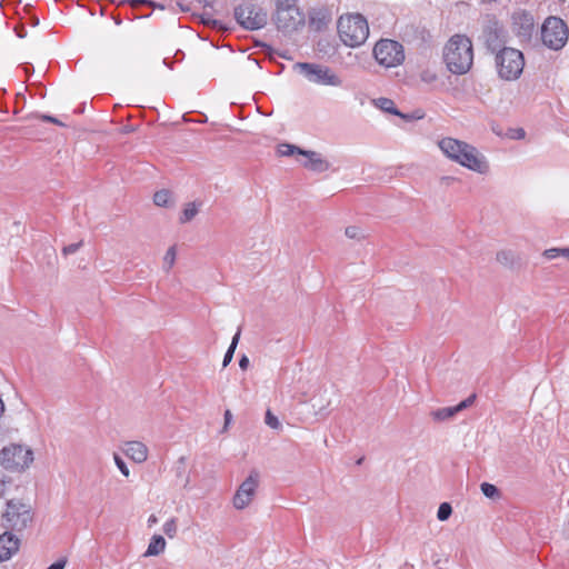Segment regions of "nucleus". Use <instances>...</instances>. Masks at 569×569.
I'll list each match as a JSON object with an SVG mask.
<instances>
[{"label": "nucleus", "mask_w": 569, "mask_h": 569, "mask_svg": "<svg viewBox=\"0 0 569 569\" xmlns=\"http://www.w3.org/2000/svg\"><path fill=\"white\" fill-rule=\"evenodd\" d=\"M443 59L450 72L455 74L467 73L473 62L471 40L460 34L451 37L445 47Z\"/></svg>", "instance_id": "obj_1"}, {"label": "nucleus", "mask_w": 569, "mask_h": 569, "mask_svg": "<svg viewBox=\"0 0 569 569\" xmlns=\"http://www.w3.org/2000/svg\"><path fill=\"white\" fill-rule=\"evenodd\" d=\"M32 521L33 511L29 503L20 499H11L6 502L0 523L7 531L21 532L30 527Z\"/></svg>", "instance_id": "obj_2"}, {"label": "nucleus", "mask_w": 569, "mask_h": 569, "mask_svg": "<svg viewBox=\"0 0 569 569\" xmlns=\"http://www.w3.org/2000/svg\"><path fill=\"white\" fill-rule=\"evenodd\" d=\"M338 33L346 46L355 48L361 46L367 40L369 26L361 14H347L338 20Z\"/></svg>", "instance_id": "obj_3"}, {"label": "nucleus", "mask_w": 569, "mask_h": 569, "mask_svg": "<svg viewBox=\"0 0 569 569\" xmlns=\"http://www.w3.org/2000/svg\"><path fill=\"white\" fill-rule=\"evenodd\" d=\"M495 67L500 79L517 80L523 71V54L520 50L508 47L495 56Z\"/></svg>", "instance_id": "obj_4"}, {"label": "nucleus", "mask_w": 569, "mask_h": 569, "mask_svg": "<svg viewBox=\"0 0 569 569\" xmlns=\"http://www.w3.org/2000/svg\"><path fill=\"white\" fill-rule=\"evenodd\" d=\"M295 69L309 82L315 84L330 87H340L342 84L341 78L326 66L310 62H298L295 64Z\"/></svg>", "instance_id": "obj_5"}, {"label": "nucleus", "mask_w": 569, "mask_h": 569, "mask_svg": "<svg viewBox=\"0 0 569 569\" xmlns=\"http://www.w3.org/2000/svg\"><path fill=\"white\" fill-rule=\"evenodd\" d=\"M33 461V452L22 445H10L1 450V465L10 471H23Z\"/></svg>", "instance_id": "obj_6"}, {"label": "nucleus", "mask_w": 569, "mask_h": 569, "mask_svg": "<svg viewBox=\"0 0 569 569\" xmlns=\"http://www.w3.org/2000/svg\"><path fill=\"white\" fill-rule=\"evenodd\" d=\"M234 19L246 30H259L268 23V12L256 4L243 3L234 8Z\"/></svg>", "instance_id": "obj_7"}, {"label": "nucleus", "mask_w": 569, "mask_h": 569, "mask_svg": "<svg viewBox=\"0 0 569 569\" xmlns=\"http://www.w3.org/2000/svg\"><path fill=\"white\" fill-rule=\"evenodd\" d=\"M373 56L377 62L386 68L397 67L405 60L402 44L390 39L378 41L373 48Z\"/></svg>", "instance_id": "obj_8"}, {"label": "nucleus", "mask_w": 569, "mask_h": 569, "mask_svg": "<svg viewBox=\"0 0 569 569\" xmlns=\"http://www.w3.org/2000/svg\"><path fill=\"white\" fill-rule=\"evenodd\" d=\"M569 30L565 22L557 17H549L541 27V39L545 46L558 50L568 40Z\"/></svg>", "instance_id": "obj_9"}, {"label": "nucleus", "mask_w": 569, "mask_h": 569, "mask_svg": "<svg viewBox=\"0 0 569 569\" xmlns=\"http://www.w3.org/2000/svg\"><path fill=\"white\" fill-rule=\"evenodd\" d=\"M481 38L486 49L495 56L508 48L506 46L508 32L498 21H489L483 28Z\"/></svg>", "instance_id": "obj_10"}, {"label": "nucleus", "mask_w": 569, "mask_h": 569, "mask_svg": "<svg viewBox=\"0 0 569 569\" xmlns=\"http://www.w3.org/2000/svg\"><path fill=\"white\" fill-rule=\"evenodd\" d=\"M259 478V471L253 469L250 471L248 478L239 486L233 496V507L236 509L242 510L250 505L258 488Z\"/></svg>", "instance_id": "obj_11"}, {"label": "nucleus", "mask_w": 569, "mask_h": 569, "mask_svg": "<svg viewBox=\"0 0 569 569\" xmlns=\"http://www.w3.org/2000/svg\"><path fill=\"white\" fill-rule=\"evenodd\" d=\"M273 22L282 32L296 31L305 24V16L299 8L274 10Z\"/></svg>", "instance_id": "obj_12"}, {"label": "nucleus", "mask_w": 569, "mask_h": 569, "mask_svg": "<svg viewBox=\"0 0 569 569\" xmlns=\"http://www.w3.org/2000/svg\"><path fill=\"white\" fill-rule=\"evenodd\" d=\"M463 148L465 150L458 157L456 162L471 171L481 174L487 173L489 171V163L486 157L469 143L468 146H463Z\"/></svg>", "instance_id": "obj_13"}, {"label": "nucleus", "mask_w": 569, "mask_h": 569, "mask_svg": "<svg viewBox=\"0 0 569 569\" xmlns=\"http://www.w3.org/2000/svg\"><path fill=\"white\" fill-rule=\"evenodd\" d=\"M512 29L519 38L529 40L535 29L532 14L525 10L516 11L512 14Z\"/></svg>", "instance_id": "obj_14"}, {"label": "nucleus", "mask_w": 569, "mask_h": 569, "mask_svg": "<svg viewBox=\"0 0 569 569\" xmlns=\"http://www.w3.org/2000/svg\"><path fill=\"white\" fill-rule=\"evenodd\" d=\"M302 157H305L306 160L301 162V164L312 172L322 173L331 168V163L320 152L303 150Z\"/></svg>", "instance_id": "obj_15"}, {"label": "nucleus", "mask_w": 569, "mask_h": 569, "mask_svg": "<svg viewBox=\"0 0 569 569\" xmlns=\"http://www.w3.org/2000/svg\"><path fill=\"white\" fill-rule=\"evenodd\" d=\"M476 400V395L469 396L467 399L460 401L452 407L439 408L431 412V416L437 421H446L452 419L457 413L470 407Z\"/></svg>", "instance_id": "obj_16"}, {"label": "nucleus", "mask_w": 569, "mask_h": 569, "mask_svg": "<svg viewBox=\"0 0 569 569\" xmlns=\"http://www.w3.org/2000/svg\"><path fill=\"white\" fill-rule=\"evenodd\" d=\"M20 540L10 531L0 535V562L9 560L18 552Z\"/></svg>", "instance_id": "obj_17"}, {"label": "nucleus", "mask_w": 569, "mask_h": 569, "mask_svg": "<svg viewBox=\"0 0 569 569\" xmlns=\"http://www.w3.org/2000/svg\"><path fill=\"white\" fill-rule=\"evenodd\" d=\"M440 150L445 153L447 158L455 161L465 150L463 146H468L467 142L460 141L453 138H443L438 142Z\"/></svg>", "instance_id": "obj_18"}, {"label": "nucleus", "mask_w": 569, "mask_h": 569, "mask_svg": "<svg viewBox=\"0 0 569 569\" xmlns=\"http://www.w3.org/2000/svg\"><path fill=\"white\" fill-rule=\"evenodd\" d=\"M124 455L137 463H142L148 458V448L140 441H127L123 447Z\"/></svg>", "instance_id": "obj_19"}, {"label": "nucleus", "mask_w": 569, "mask_h": 569, "mask_svg": "<svg viewBox=\"0 0 569 569\" xmlns=\"http://www.w3.org/2000/svg\"><path fill=\"white\" fill-rule=\"evenodd\" d=\"M373 104L379 108L380 110L385 111V112H388V113H391V114H396L398 117H401L406 120H412V119H421L422 118V114H413V116H409V114H405L402 112H400L396 106H395V102L391 100V99H388V98H379V99H375L373 100Z\"/></svg>", "instance_id": "obj_20"}, {"label": "nucleus", "mask_w": 569, "mask_h": 569, "mask_svg": "<svg viewBox=\"0 0 569 569\" xmlns=\"http://www.w3.org/2000/svg\"><path fill=\"white\" fill-rule=\"evenodd\" d=\"M166 540L160 535H154L148 546L147 551L144 552V557L158 556L166 549Z\"/></svg>", "instance_id": "obj_21"}, {"label": "nucleus", "mask_w": 569, "mask_h": 569, "mask_svg": "<svg viewBox=\"0 0 569 569\" xmlns=\"http://www.w3.org/2000/svg\"><path fill=\"white\" fill-rule=\"evenodd\" d=\"M497 261L507 268H512L517 262V254L511 250H501L497 253Z\"/></svg>", "instance_id": "obj_22"}, {"label": "nucleus", "mask_w": 569, "mask_h": 569, "mask_svg": "<svg viewBox=\"0 0 569 569\" xmlns=\"http://www.w3.org/2000/svg\"><path fill=\"white\" fill-rule=\"evenodd\" d=\"M305 149L299 148L298 146L291 143H280L278 146V154L281 157H290L295 154L302 156Z\"/></svg>", "instance_id": "obj_23"}, {"label": "nucleus", "mask_w": 569, "mask_h": 569, "mask_svg": "<svg viewBox=\"0 0 569 569\" xmlns=\"http://www.w3.org/2000/svg\"><path fill=\"white\" fill-rule=\"evenodd\" d=\"M199 209L196 202H190L186 206V208L182 211V214L180 217V222L186 223L191 221L196 214L198 213Z\"/></svg>", "instance_id": "obj_24"}, {"label": "nucleus", "mask_w": 569, "mask_h": 569, "mask_svg": "<svg viewBox=\"0 0 569 569\" xmlns=\"http://www.w3.org/2000/svg\"><path fill=\"white\" fill-rule=\"evenodd\" d=\"M176 256H177L176 247L172 246L167 250V252L163 257V270L166 272H169L170 269L173 267V264L176 262Z\"/></svg>", "instance_id": "obj_25"}, {"label": "nucleus", "mask_w": 569, "mask_h": 569, "mask_svg": "<svg viewBox=\"0 0 569 569\" xmlns=\"http://www.w3.org/2000/svg\"><path fill=\"white\" fill-rule=\"evenodd\" d=\"M170 198H171V193L168 190L162 189L154 193L153 202L158 207H166L169 203Z\"/></svg>", "instance_id": "obj_26"}, {"label": "nucleus", "mask_w": 569, "mask_h": 569, "mask_svg": "<svg viewBox=\"0 0 569 569\" xmlns=\"http://www.w3.org/2000/svg\"><path fill=\"white\" fill-rule=\"evenodd\" d=\"M480 489L483 496H486L487 498L496 499L499 497V490L495 485H491L489 482H482Z\"/></svg>", "instance_id": "obj_27"}, {"label": "nucleus", "mask_w": 569, "mask_h": 569, "mask_svg": "<svg viewBox=\"0 0 569 569\" xmlns=\"http://www.w3.org/2000/svg\"><path fill=\"white\" fill-rule=\"evenodd\" d=\"M452 513V507L450 503L448 502H442L439 508H438V511H437V518L440 520V521H446L449 519V517L451 516Z\"/></svg>", "instance_id": "obj_28"}, {"label": "nucleus", "mask_w": 569, "mask_h": 569, "mask_svg": "<svg viewBox=\"0 0 569 569\" xmlns=\"http://www.w3.org/2000/svg\"><path fill=\"white\" fill-rule=\"evenodd\" d=\"M264 422L268 427L274 430L281 429V423L279 419L271 412V410H267Z\"/></svg>", "instance_id": "obj_29"}, {"label": "nucleus", "mask_w": 569, "mask_h": 569, "mask_svg": "<svg viewBox=\"0 0 569 569\" xmlns=\"http://www.w3.org/2000/svg\"><path fill=\"white\" fill-rule=\"evenodd\" d=\"M163 532L169 537L173 538L177 533V523L173 518L169 519L163 525Z\"/></svg>", "instance_id": "obj_30"}, {"label": "nucleus", "mask_w": 569, "mask_h": 569, "mask_svg": "<svg viewBox=\"0 0 569 569\" xmlns=\"http://www.w3.org/2000/svg\"><path fill=\"white\" fill-rule=\"evenodd\" d=\"M298 0H274L276 10L299 8Z\"/></svg>", "instance_id": "obj_31"}, {"label": "nucleus", "mask_w": 569, "mask_h": 569, "mask_svg": "<svg viewBox=\"0 0 569 569\" xmlns=\"http://www.w3.org/2000/svg\"><path fill=\"white\" fill-rule=\"evenodd\" d=\"M113 459H114V463L118 467V469L120 470V472L124 477H129L130 471H129L124 460L120 456H118L117 453L113 455Z\"/></svg>", "instance_id": "obj_32"}, {"label": "nucleus", "mask_w": 569, "mask_h": 569, "mask_svg": "<svg viewBox=\"0 0 569 569\" xmlns=\"http://www.w3.org/2000/svg\"><path fill=\"white\" fill-rule=\"evenodd\" d=\"M345 233L350 239H360L363 237L361 229L356 226L347 227Z\"/></svg>", "instance_id": "obj_33"}, {"label": "nucleus", "mask_w": 569, "mask_h": 569, "mask_svg": "<svg viewBox=\"0 0 569 569\" xmlns=\"http://www.w3.org/2000/svg\"><path fill=\"white\" fill-rule=\"evenodd\" d=\"M508 137L515 140H521L526 137V131L522 128L510 129Z\"/></svg>", "instance_id": "obj_34"}, {"label": "nucleus", "mask_w": 569, "mask_h": 569, "mask_svg": "<svg viewBox=\"0 0 569 569\" xmlns=\"http://www.w3.org/2000/svg\"><path fill=\"white\" fill-rule=\"evenodd\" d=\"M543 256L547 259H555L557 257H562V248H550L543 251Z\"/></svg>", "instance_id": "obj_35"}, {"label": "nucleus", "mask_w": 569, "mask_h": 569, "mask_svg": "<svg viewBox=\"0 0 569 569\" xmlns=\"http://www.w3.org/2000/svg\"><path fill=\"white\" fill-rule=\"evenodd\" d=\"M82 243H83L82 241H79L77 243H71V244L66 246L62 249L63 254L68 256V254L76 253L81 248Z\"/></svg>", "instance_id": "obj_36"}, {"label": "nucleus", "mask_w": 569, "mask_h": 569, "mask_svg": "<svg viewBox=\"0 0 569 569\" xmlns=\"http://www.w3.org/2000/svg\"><path fill=\"white\" fill-rule=\"evenodd\" d=\"M240 333H241V330L238 329V331L233 336L232 341H231V343H230V346H229V348L227 350V352L230 353L231 356H233V353L236 351V348H237L239 339H240Z\"/></svg>", "instance_id": "obj_37"}, {"label": "nucleus", "mask_w": 569, "mask_h": 569, "mask_svg": "<svg viewBox=\"0 0 569 569\" xmlns=\"http://www.w3.org/2000/svg\"><path fill=\"white\" fill-rule=\"evenodd\" d=\"M40 118H41L43 121L51 122V123H54V124H57V126H63V123H62L59 119H57V118H54V117H52V116L42 114V116H40Z\"/></svg>", "instance_id": "obj_38"}, {"label": "nucleus", "mask_w": 569, "mask_h": 569, "mask_svg": "<svg viewBox=\"0 0 569 569\" xmlns=\"http://www.w3.org/2000/svg\"><path fill=\"white\" fill-rule=\"evenodd\" d=\"M250 365V360L249 358L243 355L240 360H239V367L242 369V370H246Z\"/></svg>", "instance_id": "obj_39"}, {"label": "nucleus", "mask_w": 569, "mask_h": 569, "mask_svg": "<svg viewBox=\"0 0 569 569\" xmlns=\"http://www.w3.org/2000/svg\"><path fill=\"white\" fill-rule=\"evenodd\" d=\"M232 358H233V356H231L230 353L226 352L224 357H223L222 366L227 367L231 362Z\"/></svg>", "instance_id": "obj_40"}, {"label": "nucleus", "mask_w": 569, "mask_h": 569, "mask_svg": "<svg viewBox=\"0 0 569 569\" xmlns=\"http://www.w3.org/2000/svg\"><path fill=\"white\" fill-rule=\"evenodd\" d=\"M137 2H139L141 4L151 6V7H157L156 3L151 0H137ZM158 7L163 9V6H158Z\"/></svg>", "instance_id": "obj_41"}, {"label": "nucleus", "mask_w": 569, "mask_h": 569, "mask_svg": "<svg viewBox=\"0 0 569 569\" xmlns=\"http://www.w3.org/2000/svg\"><path fill=\"white\" fill-rule=\"evenodd\" d=\"M232 415L230 410H226L224 412V427H227L231 421Z\"/></svg>", "instance_id": "obj_42"}, {"label": "nucleus", "mask_w": 569, "mask_h": 569, "mask_svg": "<svg viewBox=\"0 0 569 569\" xmlns=\"http://www.w3.org/2000/svg\"><path fill=\"white\" fill-rule=\"evenodd\" d=\"M16 32H17L18 37H20V38L24 37L23 28H16Z\"/></svg>", "instance_id": "obj_43"}, {"label": "nucleus", "mask_w": 569, "mask_h": 569, "mask_svg": "<svg viewBox=\"0 0 569 569\" xmlns=\"http://www.w3.org/2000/svg\"><path fill=\"white\" fill-rule=\"evenodd\" d=\"M4 489H6V483L3 480H0V496L3 495Z\"/></svg>", "instance_id": "obj_44"}, {"label": "nucleus", "mask_w": 569, "mask_h": 569, "mask_svg": "<svg viewBox=\"0 0 569 569\" xmlns=\"http://www.w3.org/2000/svg\"><path fill=\"white\" fill-rule=\"evenodd\" d=\"M562 257L569 259V248H562Z\"/></svg>", "instance_id": "obj_45"}, {"label": "nucleus", "mask_w": 569, "mask_h": 569, "mask_svg": "<svg viewBox=\"0 0 569 569\" xmlns=\"http://www.w3.org/2000/svg\"><path fill=\"white\" fill-rule=\"evenodd\" d=\"M4 412V403L2 401V399L0 398V417L3 415Z\"/></svg>", "instance_id": "obj_46"}, {"label": "nucleus", "mask_w": 569, "mask_h": 569, "mask_svg": "<svg viewBox=\"0 0 569 569\" xmlns=\"http://www.w3.org/2000/svg\"><path fill=\"white\" fill-rule=\"evenodd\" d=\"M452 180H453V178H451V177H443V178L441 179V181H442V182H445V183H447V184H448L450 181H452Z\"/></svg>", "instance_id": "obj_47"}, {"label": "nucleus", "mask_w": 569, "mask_h": 569, "mask_svg": "<svg viewBox=\"0 0 569 569\" xmlns=\"http://www.w3.org/2000/svg\"><path fill=\"white\" fill-rule=\"evenodd\" d=\"M422 79H423L425 81H431V80H433V79H435V76H427V74H426V76H423V77H422Z\"/></svg>", "instance_id": "obj_48"}, {"label": "nucleus", "mask_w": 569, "mask_h": 569, "mask_svg": "<svg viewBox=\"0 0 569 569\" xmlns=\"http://www.w3.org/2000/svg\"><path fill=\"white\" fill-rule=\"evenodd\" d=\"M148 521L151 525V523H154L157 521V519L154 516H151Z\"/></svg>", "instance_id": "obj_49"}, {"label": "nucleus", "mask_w": 569, "mask_h": 569, "mask_svg": "<svg viewBox=\"0 0 569 569\" xmlns=\"http://www.w3.org/2000/svg\"><path fill=\"white\" fill-rule=\"evenodd\" d=\"M38 22H39V21H38V19H37V18H32V24H33V26H37V24H38Z\"/></svg>", "instance_id": "obj_50"}, {"label": "nucleus", "mask_w": 569, "mask_h": 569, "mask_svg": "<svg viewBox=\"0 0 569 569\" xmlns=\"http://www.w3.org/2000/svg\"><path fill=\"white\" fill-rule=\"evenodd\" d=\"M318 408H319V410H322V409H325V406L320 405Z\"/></svg>", "instance_id": "obj_51"}]
</instances>
